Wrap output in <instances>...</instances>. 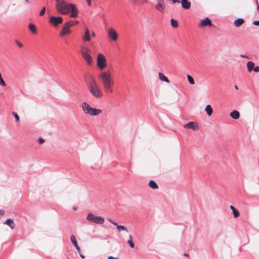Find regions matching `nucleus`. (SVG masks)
I'll return each mask as SVG.
<instances>
[{
	"mask_svg": "<svg viewBox=\"0 0 259 259\" xmlns=\"http://www.w3.org/2000/svg\"><path fill=\"white\" fill-rule=\"evenodd\" d=\"M183 127L188 129L195 130L198 129V124L195 122L190 121L188 123L183 125Z\"/></svg>",
	"mask_w": 259,
	"mask_h": 259,
	"instance_id": "obj_11",
	"label": "nucleus"
},
{
	"mask_svg": "<svg viewBox=\"0 0 259 259\" xmlns=\"http://www.w3.org/2000/svg\"><path fill=\"white\" fill-rule=\"evenodd\" d=\"M5 214V211L3 210H0V215H3Z\"/></svg>",
	"mask_w": 259,
	"mask_h": 259,
	"instance_id": "obj_38",
	"label": "nucleus"
},
{
	"mask_svg": "<svg viewBox=\"0 0 259 259\" xmlns=\"http://www.w3.org/2000/svg\"><path fill=\"white\" fill-rule=\"evenodd\" d=\"M187 78H188V80L189 81V82L191 84H195V81H194V80L193 79V78L189 75H187Z\"/></svg>",
	"mask_w": 259,
	"mask_h": 259,
	"instance_id": "obj_28",
	"label": "nucleus"
},
{
	"mask_svg": "<svg viewBox=\"0 0 259 259\" xmlns=\"http://www.w3.org/2000/svg\"><path fill=\"white\" fill-rule=\"evenodd\" d=\"M12 114H13V115H14V117H15V118L17 122H19V120H20V118H19V116H18V115L16 113H15V112H13L12 113Z\"/></svg>",
	"mask_w": 259,
	"mask_h": 259,
	"instance_id": "obj_29",
	"label": "nucleus"
},
{
	"mask_svg": "<svg viewBox=\"0 0 259 259\" xmlns=\"http://www.w3.org/2000/svg\"><path fill=\"white\" fill-rule=\"evenodd\" d=\"M256 5L257 6V10H258V13H259V4H258V3H257V4H256Z\"/></svg>",
	"mask_w": 259,
	"mask_h": 259,
	"instance_id": "obj_43",
	"label": "nucleus"
},
{
	"mask_svg": "<svg viewBox=\"0 0 259 259\" xmlns=\"http://www.w3.org/2000/svg\"><path fill=\"white\" fill-rule=\"evenodd\" d=\"M159 78L160 80L165 81L167 83L169 82V80L162 73L159 72L158 73Z\"/></svg>",
	"mask_w": 259,
	"mask_h": 259,
	"instance_id": "obj_19",
	"label": "nucleus"
},
{
	"mask_svg": "<svg viewBox=\"0 0 259 259\" xmlns=\"http://www.w3.org/2000/svg\"><path fill=\"white\" fill-rule=\"evenodd\" d=\"M26 2L29 3V0H25Z\"/></svg>",
	"mask_w": 259,
	"mask_h": 259,
	"instance_id": "obj_52",
	"label": "nucleus"
},
{
	"mask_svg": "<svg viewBox=\"0 0 259 259\" xmlns=\"http://www.w3.org/2000/svg\"><path fill=\"white\" fill-rule=\"evenodd\" d=\"M108 35L110 38L113 41H116L118 39L117 33L113 28H111L109 29Z\"/></svg>",
	"mask_w": 259,
	"mask_h": 259,
	"instance_id": "obj_10",
	"label": "nucleus"
},
{
	"mask_svg": "<svg viewBox=\"0 0 259 259\" xmlns=\"http://www.w3.org/2000/svg\"><path fill=\"white\" fill-rule=\"evenodd\" d=\"M112 224H113L114 225H115V226H117V223H116L115 222H113V223H112Z\"/></svg>",
	"mask_w": 259,
	"mask_h": 259,
	"instance_id": "obj_48",
	"label": "nucleus"
},
{
	"mask_svg": "<svg viewBox=\"0 0 259 259\" xmlns=\"http://www.w3.org/2000/svg\"><path fill=\"white\" fill-rule=\"evenodd\" d=\"M88 89L93 97L101 98L103 96L102 89L93 77H92L88 84Z\"/></svg>",
	"mask_w": 259,
	"mask_h": 259,
	"instance_id": "obj_3",
	"label": "nucleus"
},
{
	"mask_svg": "<svg viewBox=\"0 0 259 259\" xmlns=\"http://www.w3.org/2000/svg\"><path fill=\"white\" fill-rule=\"evenodd\" d=\"M170 23L171 26L174 28H177L179 26L178 21L174 19H171Z\"/></svg>",
	"mask_w": 259,
	"mask_h": 259,
	"instance_id": "obj_26",
	"label": "nucleus"
},
{
	"mask_svg": "<svg viewBox=\"0 0 259 259\" xmlns=\"http://www.w3.org/2000/svg\"><path fill=\"white\" fill-rule=\"evenodd\" d=\"M82 39L84 41H89L91 40L89 30L87 28L85 29L84 35L82 36Z\"/></svg>",
	"mask_w": 259,
	"mask_h": 259,
	"instance_id": "obj_14",
	"label": "nucleus"
},
{
	"mask_svg": "<svg viewBox=\"0 0 259 259\" xmlns=\"http://www.w3.org/2000/svg\"><path fill=\"white\" fill-rule=\"evenodd\" d=\"M16 44H17V45L20 47V48H22L23 47V45L22 43H21L20 41H19L18 40H15Z\"/></svg>",
	"mask_w": 259,
	"mask_h": 259,
	"instance_id": "obj_33",
	"label": "nucleus"
},
{
	"mask_svg": "<svg viewBox=\"0 0 259 259\" xmlns=\"http://www.w3.org/2000/svg\"><path fill=\"white\" fill-rule=\"evenodd\" d=\"M230 115L231 117L234 119H238L240 117V114L238 111L236 110H233L232 111Z\"/></svg>",
	"mask_w": 259,
	"mask_h": 259,
	"instance_id": "obj_17",
	"label": "nucleus"
},
{
	"mask_svg": "<svg viewBox=\"0 0 259 259\" xmlns=\"http://www.w3.org/2000/svg\"><path fill=\"white\" fill-rule=\"evenodd\" d=\"M29 29L33 33H36L37 32L36 27L33 24H30L29 25Z\"/></svg>",
	"mask_w": 259,
	"mask_h": 259,
	"instance_id": "obj_25",
	"label": "nucleus"
},
{
	"mask_svg": "<svg viewBox=\"0 0 259 259\" xmlns=\"http://www.w3.org/2000/svg\"><path fill=\"white\" fill-rule=\"evenodd\" d=\"M149 186L153 189H157L158 186L156 183L153 180H150L149 182Z\"/></svg>",
	"mask_w": 259,
	"mask_h": 259,
	"instance_id": "obj_20",
	"label": "nucleus"
},
{
	"mask_svg": "<svg viewBox=\"0 0 259 259\" xmlns=\"http://www.w3.org/2000/svg\"><path fill=\"white\" fill-rule=\"evenodd\" d=\"M87 220L92 223L97 224H103L104 223V218L99 217L95 216L92 213H89L87 216Z\"/></svg>",
	"mask_w": 259,
	"mask_h": 259,
	"instance_id": "obj_6",
	"label": "nucleus"
},
{
	"mask_svg": "<svg viewBox=\"0 0 259 259\" xmlns=\"http://www.w3.org/2000/svg\"><path fill=\"white\" fill-rule=\"evenodd\" d=\"M127 243L131 248H134L135 247V244L132 241V240H128Z\"/></svg>",
	"mask_w": 259,
	"mask_h": 259,
	"instance_id": "obj_31",
	"label": "nucleus"
},
{
	"mask_svg": "<svg viewBox=\"0 0 259 259\" xmlns=\"http://www.w3.org/2000/svg\"><path fill=\"white\" fill-rule=\"evenodd\" d=\"M117 229L118 232H120L121 230H123L128 232V230L127 229V228L125 226L122 225H118L117 226Z\"/></svg>",
	"mask_w": 259,
	"mask_h": 259,
	"instance_id": "obj_27",
	"label": "nucleus"
},
{
	"mask_svg": "<svg viewBox=\"0 0 259 259\" xmlns=\"http://www.w3.org/2000/svg\"><path fill=\"white\" fill-rule=\"evenodd\" d=\"M87 3H88V5L89 6H91V0H87Z\"/></svg>",
	"mask_w": 259,
	"mask_h": 259,
	"instance_id": "obj_40",
	"label": "nucleus"
},
{
	"mask_svg": "<svg viewBox=\"0 0 259 259\" xmlns=\"http://www.w3.org/2000/svg\"><path fill=\"white\" fill-rule=\"evenodd\" d=\"M107 259H118V258L117 257H113L112 256H109L108 257Z\"/></svg>",
	"mask_w": 259,
	"mask_h": 259,
	"instance_id": "obj_39",
	"label": "nucleus"
},
{
	"mask_svg": "<svg viewBox=\"0 0 259 259\" xmlns=\"http://www.w3.org/2000/svg\"><path fill=\"white\" fill-rule=\"evenodd\" d=\"M70 240L73 245L75 247L77 250L79 252L80 251V248L77 244L76 238L74 235H72L71 236Z\"/></svg>",
	"mask_w": 259,
	"mask_h": 259,
	"instance_id": "obj_12",
	"label": "nucleus"
},
{
	"mask_svg": "<svg viewBox=\"0 0 259 259\" xmlns=\"http://www.w3.org/2000/svg\"><path fill=\"white\" fill-rule=\"evenodd\" d=\"M90 52V49L89 48L85 46L81 47L80 53L82 57L89 65H91L93 59L92 56L89 54Z\"/></svg>",
	"mask_w": 259,
	"mask_h": 259,
	"instance_id": "obj_5",
	"label": "nucleus"
},
{
	"mask_svg": "<svg viewBox=\"0 0 259 259\" xmlns=\"http://www.w3.org/2000/svg\"><path fill=\"white\" fill-rule=\"evenodd\" d=\"M253 71L255 72H259V66H255L253 68Z\"/></svg>",
	"mask_w": 259,
	"mask_h": 259,
	"instance_id": "obj_35",
	"label": "nucleus"
},
{
	"mask_svg": "<svg viewBox=\"0 0 259 259\" xmlns=\"http://www.w3.org/2000/svg\"><path fill=\"white\" fill-rule=\"evenodd\" d=\"M38 141L40 144H42L45 142V140L42 138H39Z\"/></svg>",
	"mask_w": 259,
	"mask_h": 259,
	"instance_id": "obj_34",
	"label": "nucleus"
},
{
	"mask_svg": "<svg viewBox=\"0 0 259 259\" xmlns=\"http://www.w3.org/2000/svg\"><path fill=\"white\" fill-rule=\"evenodd\" d=\"M252 24L255 25H259V20L254 21Z\"/></svg>",
	"mask_w": 259,
	"mask_h": 259,
	"instance_id": "obj_36",
	"label": "nucleus"
},
{
	"mask_svg": "<svg viewBox=\"0 0 259 259\" xmlns=\"http://www.w3.org/2000/svg\"><path fill=\"white\" fill-rule=\"evenodd\" d=\"M240 57L244 58H248V57L246 55H241Z\"/></svg>",
	"mask_w": 259,
	"mask_h": 259,
	"instance_id": "obj_41",
	"label": "nucleus"
},
{
	"mask_svg": "<svg viewBox=\"0 0 259 259\" xmlns=\"http://www.w3.org/2000/svg\"><path fill=\"white\" fill-rule=\"evenodd\" d=\"M254 2L255 3V4H257V3H258L257 0H254Z\"/></svg>",
	"mask_w": 259,
	"mask_h": 259,
	"instance_id": "obj_49",
	"label": "nucleus"
},
{
	"mask_svg": "<svg viewBox=\"0 0 259 259\" xmlns=\"http://www.w3.org/2000/svg\"><path fill=\"white\" fill-rule=\"evenodd\" d=\"M92 35L94 37L96 36L95 33L94 31L92 32Z\"/></svg>",
	"mask_w": 259,
	"mask_h": 259,
	"instance_id": "obj_44",
	"label": "nucleus"
},
{
	"mask_svg": "<svg viewBox=\"0 0 259 259\" xmlns=\"http://www.w3.org/2000/svg\"><path fill=\"white\" fill-rule=\"evenodd\" d=\"M235 88L236 90H238V88L237 85H235Z\"/></svg>",
	"mask_w": 259,
	"mask_h": 259,
	"instance_id": "obj_50",
	"label": "nucleus"
},
{
	"mask_svg": "<svg viewBox=\"0 0 259 259\" xmlns=\"http://www.w3.org/2000/svg\"><path fill=\"white\" fill-rule=\"evenodd\" d=\"M63 20L62 17L60 16H51L49 19V23L54 27H57L63 22Z\"/></svg>",
	"mask_w": 259,
	"mask_h": 259,
	"instance_id": "obj_9",
	"label": "nucleus"
},
{
	"mask_svg": "<svg viewBox=\"0 0 259 259\" xmlns=\"http://www.w3.org/2000/svg\"><path fill=\"white\" fill-rule=\"evenodd\" d=\"M73 26L70 21L66 22L63 25L62 31L60 32V36H64L70 33V28Z\"/></svg>",
	"mask_w": 259,
	"mask_h": 259,
	"instance_id": "obj_8",
	"label": "nucleus"
},
{
	"mask_svg": "<svg viewBox=\"0 0 259 259\" xmlns=\"http://www.w3.org/2000/svg\"><path fill=\"white\" fill-rule=\"evenodd\" d=\"M4 224L8 225L12 229H13L15 227V224L13 220L11 219H7L5 222Z\"/></svg>",
	"mask_w": 259,
	"mask_h": 259,
	"instance_id": "obj_13",
	"label": "nucleus"
},
{
	"mask_svg": "<svg viewBox=\"0 0 259 259\" xmlns=\"http://www.w3.org/2000/svg\"><path fill=\"white\" fill-rule=\"evenodd\" d=\"M70 21L72 22V24H73V25H75V24H77L78 23V21Z\"/></svg>",
	"mask_w": 259,
	"mask_h": 259,
	"instance_id": "obj_37",
	"label": "nucleus"
},
{
	"mask_svg": "<svg viewBox=\"0 0 259 259\" xmlns=\"http://www.w3.org/2000/svg\"><path fill=\"white\" fill-rule=\"evenodd\" d=\"M80 257H81L82 258H83V259H84V258H85L84 255H83V254H81V253H80Z\"/></svg>",
	"mask_w": 259,
	"mask_h": 259,
	"instance_id": "obj_42",
	"label": "nucleus"
},
{
	"mask_svg": "<svg viewBox=\"0 0 259 259\" xmlns=\"http://www.w3.org/2000/svg\"><path fill=\"white\" fill-rule=\"evenodd\" d=\"M205 111L206 112V113L208 116H210L213 112L212 108L210 105H207L206 106Z\"/></svg>",
	"mask_w": 259,
	"mask_h": 259,
	"instance_id": "obj_22",
	"label": "nucleus"
},
{
	"mask_svg": "<svg viewBox=\"0 0 259 259\" xmlns=\"http://www.w3.org/2000/svg\"><path fill=\"white\" fill-rule=\"evenodd\" d=\"M0 85L2 87H5L6 85V84L3 79L2 77L0 78Z\"/></svg>",
	"mask_w": 259,
	"mask_h": 259,
	"instance_id": "obj_30",
	"label": "nucleus"
},
{
	"mask_svg": "<svg viewBox=\"0 0 259 259\" xmlns=\"http://www.w3.org/2000/svg\"><path fill=\"white\" fill-rule=\"evenodd\" d=\"M129 239H130V240H132V235H130V236H129Z\"/></svg>",
	"mask_w": 259,
	"mask_h": 259,
	"instance_id": "obj_45",
	"label": "nucleus"
},
{
	"mask_svg": "<svg viewBox=\"0 0 259 259\" xmlns=\"http://www.w3.org/2000/svg\"><path fill=\"white\" fill-rule=\"evenodd\" d=\"M158 2H163V0H158Z\"/></svg>",
	"mask_w": 259,
	"mask_h": 259,
	"instance_id": "obj_51",
	"label": "nucleus"
},
{
	"mask_svg": "<svg viewBox=\"0 0 259 259\" xmlns=\"http://www.w3.org/2000/svg\"><path fill=\"white\" fill-rule=\"evenodd\" d=\"M182 6L184 9H188L191 7V3L188 0H182Z\"/></svg>",
	"mask_w": 259,
	"mask_h": 259,
	"instance_id": "obj_15",
	"label": "nucleus"
},
{
	"mask_svg": "<svg viewBox=\"0 0 259 259\" xmlns=\"http://www.w3.org/2000/svg\"><path fill=\"white\" fill-rule=\"evenodd\" d=\"M45 11H46V8H45V7H44L40 10V11L39 12V15L41 16H43L45 13Z\"/></svg>",
	"mask_w": 259,
	"mask_h": 259,
	"instance_id": "obj_32",
	"label": "nucleus"
},
{
	"mask_svg": "<svg viewBox=\"0 0 259 259\" xmlns=\"http://www.w3.org/2000/svg\"><path fill=\"white\" fill-rule=\"evenodd\" d=\"M56 8L57 11L61 14L67 15L70 13V17L76 18L79 11L75 5L68 3L64 0H56Z\"/></svg>",
	"mask_w": 259,
	"mask_h": 259,
	"instance_id": "obj_1",
	"label": "nucleus"
},
{
	"mask_svg": "<svg viewBox=\"0 0 259 259\" xmlns=\"http://www.w3.org/2000/svg\"><path fill=\"white\" fill-rule=\"evenodd\" d=\"M107 66L106 59L102 54H99L97 56V66L101 70L104 69Z\"/></svg>",
	"mask_w": 259,
	"mask_h": 259,
	"instance_id": "obj_7",
	"label": "nucleus"
},
{
	"mask_svg": "<svg viewBox=\"0 0 259 259\" xmlns=\"http://www.w3.org/2000/svg\"><path fill=\"white\" fill-rule=\"evenodd\" d=\"M184 255L185 256H188L189 255H188V254L185 253L184 254Z\"/></svg>",
	"mask_w": 259,
	"mask_h": 259,
	"instance_id": "obj_46",
	"label": "nucleus"
},
{
	"mask_svg": "<svg viewBox=\"0 0 259 259\" xmlns=\"http://www.w3.org/2000/svg\"><path fill=\"white\" fill-rule=\"evenodd\" d=\"M254 64L252 61H249L247 63V67L248 72H251L254 68Z\"/></svg>",
	"mask_w": 259,
	"mask_h": 259,
	"instance_id": "obj_23",
	"label": "nucleus"
},
{
	"mask_svg": "<svg viewBox=\"0 0 259 259\" xmlns=\"http://www.w3.org/2000/svg\"><path fill=\"white\" fill-rule=\"evenodd\" d=\"M82 108L85 114L91 116H97L102 112L101 109L93 108L86 102H83L82 104Z\"/></svg>",
	"mask_w": 259,
	"mask_h": 259,
	"instance_id": "obj_4",
	"label": "nucleus"
},
{
	"mask_svg": "<svg viewBox=\"0 0 259 259\" xmlns=\"http://www.w3.org/2000/svg\"><path fill=\"white\" fill-rule=\"evenodd\" d=\"M109 222H111L112 224V223H113V222H113L112 220H111V219L109 220Z\"/></svg>",
	"mask_w": 259,
	"mask_h": 259,
	"instance_id": "obj_47",
	"label": "nucleus"
},
{
	"mask_svg": "<svg viewBox=\"0 0 259 259\" xmlns=\"http://www.w3.org/2000/svg\"><path fill=\"white\" fill-rule=\"evenodd\" d=\"M201 25L203 26H206L207 25H211L212 23L210 19L205 18L201 21Z\"/></svg>",
	"mask_w": 259,
	"mask_h": 259,
	"instance_id": "obj_16",
	"label": "nucleus"
},
{
	"mask_svg": "<svg viewBox=\"0 0 259 259\" xmlns=\"http://www.w3.org/2000/svg\"><path fill=\"white\" fill-rule=\"evenodd\" d=\"M156 9L159 11H162L165 9L164 2H158L157 4L155 6Z\"/></svg>",
	"mask_w": 259,
	"mask_h": 259,
	"instance_id": "obj_18",
	"label": "nucleus"
},
{
	"mask_svg": "<svg viewBox=\"0 0 259 259\" xmlns=\"http://www.w3.org/2000/svg\"><path fill=\"white\" fill-rule=\"evenodd\" d=\"M230 208L232 210L233 215L235 218H237L239 215V212L233 205L230 206Z\"/></svg>",
	"mask_w": 259,
	"mask_h": 259,
	"instance_id": "obj_24",
	"label": "nucleus"
},
{
	"mask_svg": "<svg viewBox=\"0 0 259 259\" xmlns=\"http://www.w3.org/2000/svg\"><path fill=\"white\" fill-rule=\"evenodd\" d=\"M99 78L102 81L104 92L107 94L112 93L114 81L111 72L109 71H103L99 75Z\"/></svg>",
	"mask_w": 259,
	"mask_h": 259,
	"instance_id": "obj_2",
	"label": "nucleus"
},
{
	"mask_svg": "<svg viewBox=\"0 0 259 259\" xmlns=\"http://www.w3.org/2000/svg\"><path fill=\"white\" fill-rule=\"evenodd\" d=\"M234 23L236 27H239L244 23V20L242 18H238Z\"/></svg>",
	"mask_w": 259,
	"mask_h": 259,
	"instance_id": "obj_21",
	"label": "nucleus"
},
{
	"mask_svg": "<svg viewBox=\"0 0 259 259\" xmlns=\"http://www.w3.org/2000/svg\"><path fill=\"white\" fill-rule=\"evenodd\" d=\"M73 209H74V210H76V207H74Z\"/></svg>",
	"mask_w": 259,
	"mask_h": 259,
	"instance_id": "obj_53",
	"label": "nucleus"
}]
</instances>
